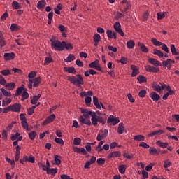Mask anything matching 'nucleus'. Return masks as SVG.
Here are the masks:
<instances>
[{"label": "nucleus", "mask_w": 179, "mask_h": 179, "mask_svg": "<svg viewBox=\"0 0 179 179\" xmlns=\"http://www.w3.org/2000/svg\"><path fill=\"white\" fill-rule=\"evenodd\" d=\"M113 29L116 31V33H118L122 37H124V31H122V29H121V24H120V22H116L113 24Z\"/></svg>", "instance_id": "0eeeda50"}, {"label": "nucleus", "mask_w": 179, "mask_h": 179, "mask_svg": "<svg viewBox=\"0 0 179 179\" xmlns=\"http://www.w3.org/2000/svg\"><path fill=\"white\" fill-rule=\"evenodd\" d=\"M151 43H152L153 45H155V47H161V45H162V43L157 41V39H156V38H152L151 39Z\"/></svg>", "instance_id": "c9c22d12"}, {"label": "nucleus", "mask_w": 179, "mask_h": 179, "mask_svg": "<svg viewBox=\"0 0 179 179\" xmlns=\"http://www.w3.org/2000/svg\"><path fill=\"white\" fill-rule=\"evenodd\" d=\"M64 72H68V73H76V69L75 67H64Z\"/></svg>", "instance_id": "2f4dec72"}, {"label": "nucleus", "mask_w": 179, "mask_h": 179, "mask_svg": "<svg viewBox=\"0 0 179 179\" xmlns=\"http://www.w3.org/2000/svg\"><path fill=\"white\" fill-rule=\"evenodd\" d=\"M104 144V141H101L98 145L95 148V150H96L97 152H103V145Z\"/></svg>", "instance_id": "37998d69"}, {"label": "nucleus", "mask_w": 179, "mask_h": 179, "mask_svg": "<svg viewBox=\"0 0 179 179\" xmlns=\"http://www.w3.org/2000/svg\"><path fill=\"white\" fill-rule=\"evenodd\" d=\"M156 145H157L158 146H159V148H162V149H166V148L169 146V143H166V142L164 143L158 140L156 142Z\"/></svg>", "instance_id": "7c9ffc66"}, {"label": "nucleus", "mask_w": 179, "mask_h": 179, "mask_svg": "<svg viewBox=\"0 0 179 179\" xmlns=\"http://www.w3.org/2000/svg\"><path fill=\"white\" fill-rule=\"evenodd\" d=\"M28 136L31 141H34V139H36V136H37V132H36V131H32L28 134Z\"/></svg>", "instance_id": "c03bdc74"}, {"label": "nucleus", "mask_w": 179, "mask_h": 179, "mask_svg": "<svg viewBox=\"0 0 179 179\" xmlns=\"http://www.w3.org/2000/svg\"><path fill=\"white\" fill-rule=\"evenodd\" d=\"M82 92L80 93V97L83 98L86 96H93V91H83V88L81 89Z\"/></svg>", "instance_id": "bb28decb"}, {"label": "nucleus", "mask_w": 179, "mask_h": 179, "mask_svg": "<svg viewBox=\"0 0 179 179\" xmlns=\"http://www.w3.org/2000/svg\"><path fill=\"white\" fill-rule=\"evenodd\" d=\"M146 90H141L139 92H138V96L139 97L143 98L145 97V96H146Z\"/></svg>", "instance_id": "338daca9"}, {"label": "nucleus", "mask_w": 179, "mask_h": 179, "mask_svg": "<svg viewBox=\"0 0 179 179\" xmlns=\"http://www.w3.org/2000/svg\"><path fill=\"white\" fill-rule=\"evenodd\" d=\"M127 47L129 50H132L135 47V41L134 40H129L127 42Z\"/></svg>", "instance_id": "ea45409f"}, {"label": "nucleus", "mask_w": 179, "mask_h": 179, "mask_svg": "<svg viewBox=\"0 0 179 179\" xmlns=\"http://www.w3.org/2000/svg\"><path fill=\"white\" fill-rule=\"evenodd\" d=\"M150 97L153 100V101H159V100H160V95L155 92L150 93Z\"/></svg>", "instance_id": "4be33fe9"}, {"label": "nucleus", "mask_w": 179, "mask_h": 179, "mask_svg": "<svg viewBox=\"0 0 179 179\" xmlns=\"http://www.w3.org/2000/svg\"><path fill=\"white\" fill-rule=\"evenodd\" d=\"M55 142L56 143H58V145H62V146H64V145H65V143L64 142V140L62 138H55Z\"/></svg>", "instance_id": "4d7b16f0"}, {"label": "nucleus", "mask_w": 179, "mask_h": 179, "mask_svg": "<svg viewBox=\"0 0 179 179\" xmlns=\"http://www.w3.org/2000/svg\"><path fill=\"white\" fill-rule=\"evenodd\" d=\"M12 103V99L6 97V101H2V107H6V106H9Z\"/></svg>", "instance_id": "58836bf2"}, {"label": "nucleus", "mask_w": 179, "mask_h": 179, "mask_svg": "<svg viewBox=\"0 0 179 179\" xmlns=\"http://www.w3.org/2000/svg\"><path fill=\"white\" fill-rule=\"evenodd\" d=\"M24 85H22V87H20L16 90V92H15L16 97H17V96H20V94H22V92H23V90H24Z\"/></svg>", "instance_id": "49530a36"}, {"label": "nucleus", "mask_w": 179, "mask_h": 179, "mask_svg": "<svg viewBox=\"0 0 179 179\" xmlns=\"http://www.w3.org/2000/svg\"><path fill=\"white\" fill-rule=\"evenodd\" d=\"M51 62H52V59L50 57H47L45 59V63L44 65H48V64H51Z\"/></svg>", "instance_id": "774afa93"}, {"label": "nucleus", "mask_w": 179, "mask_h": 179, "mask_svg": "<svg viewBox=\"0 0 179 179\" xmlns=\"http://www.w3.org/2000/svg\"><path fill=\"white\" fill-rule=\"evenodd\" d=\"M51 47L55 51H64V41L61 42L55 38L50 39Z\"/></svg>", "instance_id": "7ed1b4c3"}, {"label": "nucleus", "mask_w": 179, "mask_h": 179, "mask_svg": "<svg viewBox=\"0 0 179 179\" xmlns=\"http://www.w3.org/2000/svg\"><path fill=\"white\" fill-rule=\"evenodd\" d=\"M153 54L154 55H157L159 58H163V57L164 56L163 52L158 49H154Z\"/></svg>", "instance_id": "72a5a7b5"}, {"label": "nucleus", "mask_w": 179, "mask_h": 179, "mask_svg": "<svg viewBox=\"0 0 179 179\" xmlns=\"http://www.w3.org/2000/svg\"><path fill=\"white\" fill-rule=\"evenodd\" d=\"M138 45L141 49V50L142 51V52H145V54H147V52H149V49H148V48L146 47V45H145V44L141 42H138Z\"/></svg>", "instance_id": "5701e85b"}, {"label": "nucleus", "mask_w": 179, "mask_h": 179, "mask_svg": "<svg viewBox=\"0 0 179 179\" xmlns=\"http://www.w3.org/2000/svg\"><path fill=\"white\" fill-rule=\"evenodd\" d=\"M171 52L172 55H179V52H177V48L174 44L171 45Z\"/></svg>", "instance_id": "79ce46f5"}, {"label": "nucleus", "mask_w": 179, "mask_h": 179, "mask_svg": "<svg viewBox=\"0 0 179 179\" xmlns=\"http://www.w3.org/2000/svg\"><path fill=\"white\" fill-rule=\"evenodd\" d=\"M11 31H17L20 29V27L17 26V24L13 23L10 25V27Z\"/></svg>", "instance_id": "603ef678"}, {"label": "nucleus", "mask_w": 179, "mask_h": 179, "mask_svg": "<svg viewBox=\"0 0 179 179\" xmlns=\"http://www.w3.org/2000/svg\"><path fill=\"white\" fill-rule=\"evenodd\" d=\"M106 34L108 38H114V40H117V33H115V31H113L111 29H108L106 31Z\"/></svg>", "instance_id": "f3484780"}, {"label": "nucleus", "mask_w": 179, "mask_h": 179, "mask_svg": "<svg viewBox=\"0 0 179 179\" xmlns=\"http://www.w3.org/2000/svg\"><path fill=\"white\" fill-rule=\"evenodd\" d=\"M1 75L3 76H8V75H10V70L9 69H4L1 71Z\"/></svg>", "instance_id": "13d9d810"}, {"label": "nucleus", "mask_w": 179, "mask_h": 179, "mask_svg": "<svg viewBox=\"0 0 179 179\" xmlns=\"http://www.w3.org/2000/svg\"><path fill=\"white\" fill-rule=\"evenodd\" d=\"M118 169L120 174H125V171H127V165L120 164Z\"/></svg>", "instance_id": "a19ab883"}, {"label": "nucleus", "mask_w": 179, "mask_h": 179, "mask_svg": "<svg viewBox=\"0 0 179 179\" xmlns=\"http://www.w3.org/2000/svg\"><path fill=\"white\" fill-rule=\"evenodd\" d=\"M67 80L69 82L74 85V86H77V87H80L82 85H85V81H83V77L82 75L78 74L76 77L74 76L67 77Z\"/></svg>", "instance_id": "f03ea898"}, {"label": "nucleus", "mask_w": 179, "mask_h": 179, "mask_svg": "<svg viewBox=\"0 0 179 179\" xmlns=\"http://www.w3.org/2000/svg\"><path fill=\"white\" fill-rule=\"evenodd\" d=\"M159 85L157 83H154L152 85V89L155 90V92H157L158 93H163V90L166 89V84L163 82H159Z\"/></svg>", "instance_id": "20e7f679"}, {"label": "nucleus", "mask_w": 179, "mask_h": 179, "mask_svg": "<svg viewBox=\"0 0 179 179\" xmlns=\"http://www.w3.org/2000/svg\"><path fill=\"white\" fill-rule=\"evenodd\" d=\"M41 83V77L38 76L33 79L32 87H38V86Z\"/></svg>", "instance_id": "412c9836"}, {"label": "nucleus", "mask_w": 179, "mask_h": 179, "mask_svg": "<svg viewBox=\"0 0 179 179\" xmlns=\"http://www.w3.org/2000/svg\"><path fill=\"white\" fill-rule=\"evenodd\" d=\"M6 84V80H5L3 76L0 74V85H1L2 86H5Z\"/></svg>", "instance_id": "e2e57ef3"}, {"label": "nucleus", "mask_w": 179, "mask_h": 179, "mask_svg": "<svg viewBox=\"0 0 179 179\" xmlns=\"http://www.w3.org/2000/svg\"><path fill=\"white\" fill-rule=\"evenodd\" d=\"M145 69L146 72H151L152 73H157V72L160 71V69H159V67H156V66L155 67L150 65L145 66Z\"/></svg>", "instance_id": "1a4fd4ad"}, {"label": "nucleus", "mask_w": 179, "mask_h": 179, "mask_svg": "<svg viewBox=\"0 0 179 179\" xmlns=\"http://www.w3.org/2000/svg\"><path fill=\"white\" fill-rule=\"evenodd\" d=\"M57 173H58V169L57 168H51L49 169V171H48V174H51L52 176H55Z\"/></svg>", "instance_id": "864d4df0"}, {"label": "nucleus", "mask_w": 179, "mask_h": 179, "mask_svg": "<svg viewBox=\"0 0 179 179\" xmlns=\"http://www.w3.org/2000/svg\"><path fill=\"white\" fill-rule=\"evenodd\" d=\"M55 118H57L55 114L50 115L43 122L42 125H48V124H50V122H53Z\"/></svg>", "instance_id": "9d476101"}, {"label": "nucleus", "mask_w": 179, "mask_h": 179, "mask_svg": "<svg viewBox=\"0 0 179 179\" xmlns=\"http://www.w3.org/2000/svg\"><path fill=\"white\" fill-rule=\"evenodd\" d=\"M12 5L14 9L15 10L20 9V5L19 4V2L15 1L12 3Z\"/></svg>", "instance_id": "052dcab7"}, {"label": "nucleus", "mask_w": 179, "mask_h": 179, "mask_svg": "<svg viewBox=\"0 0 179 179\" xmlns=\"http://www.w3.org/2000/svg\"><path fill=\"white\" fill-rule=\"evenodd\" d=\"M90 68H93L94 69H96V71H101V66H100V64H99V60H95L94 62H92L89 64Z\"/></svg>", "instance_id": "f8f14e48"}, {"label": "nucleus", "mask_w": 179, "mask_h": 179, "mask_svg": "<svg viewBox=\"0 0 179 179\" xmlns=\"http://www.w3.org/2000/svg\"><path fill=\"white\" fill-rule=\"evenodd\" d=\"M81 113L83 114V116L80 115L78 118L79 122L80 124L85 125H87L88 127H90V125H94V127H97L98 122L100 124H102V125H104L106 124V120L103 119L101 116H97L96 115V112L92 111L89 109H83L81 108ZM91 117V121L89 120Z\"/></svg>", "instance_id": "f257e3e1"}, {"label": "nucleus", "mask_w": 179, "mask_h": 179, "mask_svg": "<svg viewBox=\"0 0 179 179\" xmlns=\"http://www.w3.org/2000/svg\"><path fill=\"white\" fill-rule=\"evenodd\" d=\"M85 102L86 106H90V103H92V97L86 96L85 99Z\"/></svg>", "instance_id": "69168bd1"}, {"label": "nucleus", "mask_w": 179, "mask_h": 179, "mask_svg": "<svg viewBox=\"0 0 179 179\" xmlns=\"http://www.w3.org/2000/svg\"><path fill=\"white\" fill-rule=\"evenodd\" d=\"M94 40V45L97 47L99 45V43H100V40H101V36L99 34H95L93 36Z\"/></svg>", "instance_id": "a211bd4d"}, {"label": "nucleus", "mask_w": 179, "mask_h": 179, "mask_svg": "<svg viewBox=\"0 0 179 179\" xmlns=\"http://www.w3.org/2000/svg\"><path fill=\"white\" fill-rule=\"evenodd\" d=\"M123 157L124 159H128L129 160H131V159H134V155H129L127 152H124L123 154Z\"/></svg>", "instance_id": "bf43d9fd"}, {"label": "nucleus", "mask_w": 179, "mask_h": 179, "mask_svg": "<svg viewBox=\"0 0 179 179\" xmlns=\"http://www.w3.org/2000/svg\"><path fill=\"white\" fill-rule=\"evenodd\" d=\"M160 152H161L160 149H156L153 147H151L149 149V153L152 156H155V155L159 156V155H160Z\"/></svg>", "instance_id": "aec40b11"}, {"label": "nucleus", "mask_w": 179, "mask_h": 179, "mask_svg": "<svg viewBox=\"0 0 179 179\" xmlns=\"http://www.w3.org/2000/svg\"><path fill=\"white\" fill-rule=\"evenodd\" d=\"M96 163L97 164H99V166H103V164H104V163H106V159H104L103 158H99L96 160Z\"/></svg>", "instance_id": "0e129e2a"}, {"label": "nucleus", "mask_w": 179, "mask_h": 179, "mask_svg": "<svg viewBox=\"0 0 179 179\" xmlns=\"http://www.w3.org/2000/svg\"><path fill=\"white\" fill-rule=\"evenodd\" d=\"M120 117H115L113 115H110L107 120V123L110 125L115 126L116 124H119Z\"/></svg>", "instance_id": "6e6552de"}, {"label": "nucleus", "mask_w": 179, "mask_h": 179, "mask_svg": "<svg viewBox=\"0 0 179 179\" xmlns=\"http://www.w3.org/2000/svg\"><path fill=\"white\" fill-rule=\"evenodd\" d=\"M82 143V139L79 137L75 138L73 139V144L75 145L76 146H79Z\"/></svg>", "instance_id": "3c124183"}, {"label": "nucleus", "mask_w": 179, "mask_h": 179, "mask_svg": "<svg viewBox=\"0 0 179 179\" xmlns=\"http://www.w3.org/2000/svg\"><path fill=\"white\" fill-rule=\"evenodd\" d=\"M36 76H37V72L36 71H31L29 74H28V87L29 89H33V80L34 79V78H36Z\"/></svg>", "instance_id": "39448f33"}, {"label": "nucleus", "mask_w": 179, "mask_h": 179, "mask_svg": "<svg viewBox=\"0 0 179 179\" xmlns=\"http://www.w3.org/2000/svg\"><path fill=\"white\" fill-rule=\"evenodd\" d=\"M41 97V94H38L37 95L34 96L31 100V104H33V105L37 104V101H38V99H40Z\"/></svg>", "instance_id": "c85d7f7f"}, {"label": "nucleus", "mask_w": 179, "mask_h": 179, "mask_svg": "<svg viewBox=\"0 0 179 179\" xmlns=\"http://www.w3.org/2000/svg\"><path fill=\"white\" fill-rule=\"evenodd\" d=\"M73 150L75 153H82V155H87V152L84 148L73 147Z\"/></svg>", "instance_id": "6ab92c4d"}, {"label": "nucleus", "mask_w": 179, "mask_h": 179, "mask_svg": "<svg viewBox=\"0 0 179 179\" xmlns=\"http://www.w3.org/2000/svg\"><path fill=\"white\" fill-rule=\"evenodd\" d=\"M54 161L56 164V166H59L61 164V156L56 155L54 157Z\"/></svg>", "instance_id": "de8ad7c7"}, {"label": "nucleus", "mask_w": 179, "mask_h": 179, "mask_svg": "<svg viewBox=\"0 0 179 179\" xmlns=\"http://www.w3.org/2000/svg\"><path fill=\"white\" fill-rule=\"evenodd\" d=\"M137 80H138L139 83H146L148 82V79L143 75H140L137 77Z\"/></svg>", "instance_id": "e433bc0d"}, {"label": "nucleus", "mask_w": 179, "mask_h": 179, "mask_svg": "<svg viewBox=\"0 0 179 179\" xmlns=\"http://www.w3.org/2000/svg\"><path fill=\"white\" fill-rule=\"evenodd\" d=\"M21 101H24L27 99H29V93L26 91H24L22 94Z\"/></svg>", "instance_id": "6e6d98bb"}, {"label": "nucleus", "mask_w": 179, "mask_h": 179, "mask_svg": "<svg viewBox=\"0 0 179 179\" xmlns=\"http://www.w3.org/2000/svg\"><path fill=\"white\" fill-rule=\"evenodd\" d=\"M75 61V55L69 54L66 59H64L65 62H72Z\"/></svg>", "instance_id": "a18cd8bd"}, {"label": "nucleus", "mask_w": 179, "mask_h": 179, "mask_svg": "<svg viewBox=\"0 0 179 179\" xmlns=\"http://www.w3.org/2000/svg\"><path fill=\"white\" fill-rule=\"evenodd\" d=\"M21 125L22 127V128H24V129H25V131H30V128H29V124L27 123V120L21 122Z\"/></svg>", "instance_id": "09e8293b"}, {"label": "nucleus", "mask_w": 179, "mask_h": 179, "mask_svg": "<svg viewBox=\"0 0 179 179\" xmlns=\"http://www.w3.org/2000/svg\"><path fill=\"white\" fill-rule=\"evenodd\" d=\"M130 69H131V78H135L137 75H139V68L136 67V66L132 64L130 67Z\"/></svg>", "instance_id": "ddd939ff"}, {"label": "nucleus", "mask_w": 179, "mask_h": 179, "mask_svg": "<svg viewBox=\"0 0 179 179\" xmlns=\"http://www.w3.org/2000/svg\"><path fill=\"white\" fill-rule=\"evenodd\" d=\"M148 62L154 65V66H162V63L160 62L155 58H148Z\"/></svg>", "instance_id": "2eb2a0df"}, {"label": "nucleus", "mask_w": 179, "mask_h": 179, "mask_svg": "<svg viewBox=\"0 0 179 179\" xmlns=\"http://www.w3.org/2000/svg\"><path fill=\"white\" fill-rule=\"evenodd\" d=\"M93 104L98 110H101V108H103V110H106L104 105H103L102 103L99 102V98L96 96H93Z\"/></svg>", "instance_id": "423d86ee"}, {"label": "nucleus", "mask_w": 179, "mask_h": 179, "mask_svg": "<svg viewBox=\"0 0 179 179\" xmlns=\"http://www.w3.org/2000/svg\"><path fill=\"white\" fill-rule=\"evenodd\" d=\"M73 50V46L71 43H66V42L63 41V50Z\"/></svg>", "instance_id": "4c0bfd02"}, {"label": "nucleus", "mask_w": 179, "mask_h": 179, "mask_svg": "<svg viewBox=\"0 0 179 179\" xmlns=\"http://www.w3.org/2000/svg\"><path fill=\"white\" fill-rule=\"evenodd\" d=\"M0 90L1 92V95L4 96L5 97H10L12 96V92L8 91L5 88H1Z\"/></svg>", "instance_id": "393cba45"}, {"label": "nucleus", "mask_w": 179, "mask_h": 179, "mask_svg": "<svg viewBox=\"0 0 179 179\" xmlns=\"http://www.w3.org/2000/svg\"><path fill=\"white\" fill-rule=\"evenodd\" d=\"M139 146H140V148H143L144 149H149V148H150V146L145 142H141L139 144Z\"/></svg>", "instance_id": "680f3d73"}, {"label": "nucleus", "mask_w": 179, "mask_h": 179, "mask_svg": "<svg viewBox=\"0 0 179 179\" xmlns=\"http://www.w3.org/2000/svg\"><path fill=\"white\" fill-rule=\"evenodd\" d=\"M45 5H47V1H45V0H41L38 2L36 6L38 9H44Z\"/></svg>", "instance_id": "cd10ccee"}, {"label": "nucleus", "mask_w": 179, "mask_h": 179, "mask_svg": "<svg viewBox=\"0 0 179 179\" xmlns=\"http://www.w3.org/2000/svg\"><path fill=\"white\" fill-rule=\"evenodd\" d=\"M125 131V127H124V123H120L117 127V134L119 135H122Z\"/></svg>", "instance_id": "c756f323"}, {"label": "nucleus", "mask_w": 179, "mask_h": 179, "mask_svg": "<svg viewBox=\"0 0 179 179\" xmlns=\"http://www.w3.org/2000/svg\"><path fill=\"white\" fill-rule=\"evenodd\" d=\"M162 134H164V130H157L154 131L148 134V136L150 138H153V136H156V135H162Z\"/></svg>", "instance_id": "b1692460"}, {"label": "nucleus", "mask_w": 179, "mask_h": 179, "mask_svg": "<svg viewBox=\"0 0 179 179\" xmlns=\"http://www.w3.org/2000/svg\"><path fill=\"white\" fill-rule=\"evenodd\" d=\"M114 157H121V152L120 151H113L108 155V159H114Z\"/></svg>", "instance_id": "4468645a"}, {"label": "nucleus", "mask_w": 179, "mask_h": 179, "mask_svg": "<svg viewBox=\"0 0 179 179\" xmlns=\"http://www.w3.org/2000/svg\"><path fill=\"white\" fill-rule=\"evenodd\" d=\"M171 164H173V163L169 159H166L164 162V169H165L166 171H170L169 167H171Z\"/></svg>", "instance_id": "a878e982"}, {"label": "nucleus", "mask_w": 179, "mask_h": 179, "mask_svg": "<svg viewBox=\"0 0 179 179\" xmlns=\"http://www.w3.org/2000/svg\"><path fill=\"white\" fill-rule=\"evenodd\" d=\"M15 57H16V55L14 52L4 53V59L6 61H12V59H15Z\"/></svg>", "instance_id": "dca6fc26"}, {"label": "nucleus", "mask_w": 179, "mask_h": 179, "mask_svg": "<svg viewBox=\"0 0 179 179\" xmlns=\"http://www.w3.org/2000/svg\"><path fill=\"white\" fill-rule=\"evenodd\" d=\"M134 141H138L139 142L145 141V136L143 135H136L134 137Z\"/></svg>", "instance_id": "5fc2aeb1"}, {"label": "nucleus", "mask_w": 179, "mask_h": 179, "mask_svg": "<svg viewBox=\"0 0 179 179\" xmlns=\"http://www.w3.org/2000/svg\"><path fill=\"white\" fill-rule=\"evenodd\" d=\"M36 107H37V106H32L31 108L27 109L28 115H33V114H34V110H36Z\"/></svg>", "instance_id": "8fccbe9b"}, {"label": "nucleus", "mask_w": 179, "mask_h": 179, "mask_svg": "<svg viewBox=\"0 0 179 179\" xmlns=\"http://www.w3.org/2000/svg\"><path fill=\"white\" fill-rule=\"evenodd\" d=\"M10 108L13 113H20L22 105L20 103H14L10 106Z\"/></svg>", "instance_id": "9b49d317"}, {"label": "nucleus", "mask_w": 179, "mask_h": 179, "mask_svg": "<svg viewBox=\"0 0 179 179\" xmlns=\"http://www.w3.org/2000/svg\"><path fill=\"white\" fill-rule=\"evenodd\" d=\"M5 87L8 89V90H13L16 87V84L14 82L8 83L5 85Z\"/></svg>", "instance_id": "f704fd0d"}, {"label": "nucleus", "mask_w": 179, "mask_h": 179, "mask_svg": "<svg viewBox=\"0 0 179 179\" xmlns=\"http://www.w3.org/2000/svg\"><path fill=\"white\" fill-rule=\"evenodd\" d=\"M5 45H6V42L5 41L3 34L0 31V47H5Z\"/></svg>", "instance_id": "473e14b6"}]
</instances>
